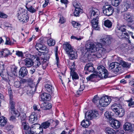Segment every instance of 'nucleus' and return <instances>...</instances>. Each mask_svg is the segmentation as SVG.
Listing matches in <instances>:
<instances>
[{
    "label": "nucleus",
    "instance_id": "nucleus-22",
    "mask_svg": "<svg viewBox=\"0 0 134 134\" xmlns=\"http://www.w3.org/2000/svg\"><path fill=\"white\" fill-rule=\"evenodd\" d=\"M25 65L27 68H30L33 65V62L29 58H26L24 60Z\"/></svg>",
    "mask_w": 134,
    "mask_h": 134
},
{
    "label": "nucleus",
    "instance_id": "nucleus-13",
    "mask_svg": "<svg viewBox=\"0 0 134 134\" xmlns=\"http://www.w3.org/2000/svg\"><path fill=\"white\" fill-rule=\"evenodd\" d=\"M28 74V71L25 67H23L20 68L19 72V78H23L26 76Z\"/></svg>",
    "mask_w": 134,
    "mask_h": 134
},
{
    "label": "nucleus",
    "instance_id": "nucleus-46",
    "mask_svg": "<svg viewBox=\"0 0 134 134\" xmlns=\"http://www.w3.org/2000/svg\"><path fill=\"white\" fill-rule=\"evenodd\" d=\"M133 98H131L130 99L127 101L129 102L128 106L129 107H133L134 106V102L133 101Z\"/></svg>",
    "mask_w": 134,
    "mask_h": 134
},
{
    "label": "nucleus",
    "instance_id": "nucleus-28",
    "mask_svg": "<svg viewBox=\"0 0 134 134\" xmlns=\"http://www.w3.org/2000/svg\"><path fill=\"white\" fill-rule=\"evenodd\" d=\"M45 87L47 91L50 93H53V88L51 85L47 84L45 85Z\"/></svg>",
    "mask_w": 134,
    "mask_h": 134
},
{
    "label": "nucleus",
    "instance_id": "nucleus-48",
    "mask_svg": "<svg viewBox=\"0 0 134 134\" xmlns=\"http://www.w3.org/2000/svg\"><path fill=\"white\" fill-rule=\"evenodd\" d=\"M58 51V48H56V52L55 53V55L56 57V60L57 62L56 63V64L58 66V64L59 63V58L58 56V53H57V52Z\"/></svg>",
    "mask_w": 134,
    "mask_h": 134
},
{
    "label": "nucleus",
    "instance_id": "nucleus-6",
    "mask_svg": "<svg viewBox=\"0 0 134 134\" xmlns=\"http://www.w3.org/2000/svg\"><path fill=\"white\" fill-rule=\"evenodd\" d=\"M53 120H49L47 121L42 123L41 125L39 127L40 130L39 133L38 134H43V129H46L49 127L51 124V123L53 122Z\"/></svg>",
    "mask_w": 134,
    "mask_h": 134
},
{
    "label": "nucleus",
    "instance_id": "nucleus-51",
    "mask_svg": "<svg viewBox=\"0 0 134 134\" xmlns=\"http://www.w3.org/2000/svg\"><path fill=\"white\" fill-rule=\"evenodd\" d=\"M42 45L40 43H37L36 44L35 48L37 50L40 51L41 47H42Z\"/></svg>",
    "mask_w": 134,
    "mask_h": 134
},
{
    "label": "nucleus",
    "instance_id": "nucleus-64",
    "mask_svg": "<svg viewBox=\"0 0 134 134\" xmlns=\"http://www.w3.org/2000/svg\"><path fill=\"white\" fill-rule=\"evenodd\" d=\"M7 15L2 13L0 12V17L2 18H7Z\"/></svg>",
    "mask_w": 134,
    "mask_h": 134
},
{
    "label": "nucleus",
    "instance_id": "nucleus-41",
    "mask_svg": "<svg viewBox=\"0 0 134 134\" xmlns=\"http://www.w3.org/2000/svg\"><path fill=\"white\" fill-rule=\"evenodd\" d=\"M9 111L10 115V114L11 115L15 114V115L18 114V111L16 110L15 108H9Z\"/></svg>",
    "mask_w": 134,
    "mask_h": 134
},
{
    "label": "nucleus",
    "instance_id": "nucleus-4",
    "mask_svg": "<svg viewBox=\"0 0 134 134\" xmlns=\"http://www.w3.org/2000/svg\"><path fill=\"white\" fill-rule=\"evenodd\" d=\"M109 68L115 73L120 71L121 69L120 65L117 62L111 63L109 65Z\"/></svg>",
    "mask_w": 134,
    "mask_h": 134
},
{
    "label": "nucleus",
    "instance_id": "nucleus-50",
    "mask_svg": "<svg viewBox=\"0 0 134 134\" xmlns=\"http://www.w3.org/2000/svg\"><path fill=\"white\" fill-rule=\"evenodd\" d=\"M95 47L96 48V51H98V49H100V48L103 47L102 46V44L100 43H98L95 46Z\"/></svg>",
    "mask_w": 134,
    "mask_h": 134
},
{
    "label": "nucleus",
    "instance_id": "nucleus-23",
    "mask_svg": "<svg viewBox=\"0 0 134 134\" xmlns=\"http://www.w3.org/2000/svg\"><path fill=\"white\" fill-rule=\"evenodd\" d=\"M105 70H107L106 68L103 65H100L98 66L96 73L97 75L98 76L99 75L105 71Z\"/></svg>",
    "mask_w": 134,
    "mask_h": 134
},
{
    "label": "nucleus",
    "instance_id": "nucleus-21",
    "mask_svg": "<svg viewBox=\"0 0 134 134\" xmlns=\"http://www.w3.org/2000/svg\"><path fill=\"white\" fill-rule=\"evenodd\" d=\"M41 97L43 101H48L50 100L51 98L50 95L46 93L42 94L41 96Z\"/></svg>",
    "mask_w": 134,
    "mask_h": 134
},
{
    "label": "nucleus",
    "instance_id": "nucleus-39",
    "mask_svg": "<svg viewBox=\"0 0 134 134\" xmlns=\"http://www.w3.org/2000/svg\"><path fill=\"white\" fill-rule=\"evenodd\" d=\"M104 25L105 26L108 28H110L112 26V23L111 21L107 20L104 21Z\"/></svg>",
    "mask_w": 134,
    "mask_h": 134
},
{
    "label": "nucleus",
    "instance_id": "nucleus-53",
    "mask_svg": "<svg viewBox=\"0 0 134 134\" xmlns=\"http://www.w3.org/2000/svg\"><path fill=\"white\" fill-rule=\"evenodd\" d=\"M15 87L17 88H19L21 86L20 82L19 81H16L14 83Z\"/></svg>",
    "mask_w": 134,
    "mask_h": 134
},
{
    "label": "nucleus",
    "instance_id": "nucleus-7",
    "mask_svg": "<svg viewBox=\"0 0 134 134\" xmlns=\"http://www.w3.org/2000/svg\"><path fill=\"white\" fill-rule=\"evenodd\" d=\"M99 14V11L98 9L95 8L91 9L90 10L89 17L91 19H97Z\"/></svg>",
    "mask_w": 134,
    "mask_h": 134
},
{
    "label": "nucleus",
    "instance_id": "nucleus-63",
    "mask_svg": "<svg viewBox=\"0 0 134 134\" xmlns=\"http://www.w3.org/2000/svg\"><path fill=\"white\" fill-rule=\"evenodd\" d=\"M65 20L64 18L62 16L60 17L59 20V23L61 24H63L65 23Z\"/></svg>",
    "mask_w": 134,
    "mask_h": 134
},
{
    "label": "nucleus",
    "instance_id": "nucleus-34",
    "mask_svg": "<svg viewBox=\"0 0 134 134\" xmlns=\"http://www.w3.org/2000/svg\"><path fill=\"white\" fill-rule=\"evenodd\" d=\"M3 53V57H7L9 55H11L12 53H10V51L7 49H5L3 50L2 51Z\"/></svg>",
    "mask_w": 134,
    "mask_h": 134
},
{
    "label": "nucleus",
    "instance_id": "nucleus-57",
    "mask_svg": "<svg viewBox=\"0 0 134 134\" xmlns=\"http://www.w3.org/2000/svg\"><path fill=\"white\" fill-rule=\"evenodd\" d=\"M16 115H15V116H14V115H11L10 117L9 120L10 121L14 122L16 121Z\"/></svg>",
    "mask_w": 134,
    "mask_h": 134
},
{
    "label": "nucleus",
    "instance_id": "nucleus-30",
    "mask_svg": "<svg viewBox=\"0 0 134 134\" xmlns=\"http://www.w3.org/2000/svg\"><path fill=\"white\" fill-rule=\"evenodd\" d=\"M69 55V57L70 59H73L76 58L77 57V54L76 52H75L73 50L70 52V53H68Z\"/></svg>",
    "mask_w": 134,
    "mask_h": 134
},
{
    "label": "nucleus",
    "instance_id": "nucleus-26",
    "mask_svg": "<svg viewBox=\"0 0 134 134\" xmlns=\"http://www.w3.org/2000/svg\"><path fill=\"white\" fill-rule=\"evenodd\" d=\"M124 11H127L129 8L133 9L134 8V5L132 4L128 3H125L124 5L122 7Z\"/></svg>",
    "mask_w": 134,
    "mask_h": 134
},
{
    "label": "nucleus",
    "instance_id": "nucleus-17",
    "mask_svg": "<svg viewBox=\"0 0 134 134\" xmlns=\"http://www.w3.org/2000/svg\"><path fill=\"white\" fill-rule=\"evenodd\" d=\"M63 47L66 53H70V52L73 50V49L71 45L68 42H66L63 45Z\"/></svg>",
    "mask_w": 134,
    "mask_h": 134
},
{
    "label": "nucleus",
    "instance_id": "nucleus-49",
    "mask_svg": "<svg viewBox=\"0 0 134 134\" xmlns=\"http://www.w3.org/2000/svg\"><path fill=\"white\" fill-rule=\"evenodd\" d=\"M20 116V118L22 122H26L25 120L26 118V115L25 114H23V115L21 114L18 115V116Z\"/></svg>",
    "mask_w": 134,
    "mask_h": 134
},
{
    "label": "nucleus",
    "instance_id": "nucleus-18",
    "mask_svg": "<svg viewBox=\"0 0 134 134\" xmlns=\"http://www.w3.org/2000/svg\"><path fill=\"white\" fill-rule=\"evenodd\" d=\"M93 55V56H95L94 54L88 55L87 57L86 56L81 57L80 58V60L81 62H86L88 61H92L93 60V58H92V56Z\"/></svg>",
    "mask_w": 134,
    "mask_h": 134
},
{
    "label": "nucleus",
    "instance_id": "nucleus-62",
    "mask_svg": "<svg viewBox=\"0 0 134 134\" xmlns=\"http://www.w3.org/2000/svg\"><path fill=\"white\" fill-rule=\"evenodd\" d=\"M12 92L11 89L10 90L9 89L8 90V93L9 96V99H13V96L12 94Z\"/></svg>",
    "mask_w": 134,
    "mask_h": 134
},
{
    "label": "nucleus",
    "instance_id": "nucleus-10",
    "mask_svg": "<svg viewBox=\"0 0 134 134\" xmlns=\"http://www.w3.org/2000/svg\"><path fill=\"white\" fill-rule=\"evenodd\" d=\"M124 26H121L118 28L116 30V34L119 38H121L124 36L123 32L126 31V29L123 27Z\"/></svg>",
    "mask_w": 134,
    "mask_h": 134
},
{
    "label": "nucleus",
    "instance_id": "nucleus-35",
    "mask_svg": "<svg viewBox=\"0 0 134 134\" xmlns=\"http://www.w3.org/2000/svg\"><path fill=\"white\" fill-rule=\"evenodd\" d=\"M121 64L122 66L124 68H129L130 67V63H128L124 61H122L121 62Z\"/></svg>",
    "mask_w": 134,
    "mask_h": 134
},
{
    "label": "nucleus",
    "instance_id": "nucleus-43",
    "mask_svg": "<svg viewBox=\"0 0 134 134\" xmlns=\"http://www.w3.org/2000/svg\"><path fill=\"white\" fill-rule=\"evenodd\" d=\"M85 88V86L84 85H80V87L78 91H77L76 92V94L77 95H79L80 94L81 92Z\"/></svg>",
    "mask_w": 134,
    "mask_h": 134
},
{
    "label": "nucleus",
    "instance_id": "nucleus-5",
    "mask_svg": "<svg viewBox=\"0 0 134 134\" xmlns=\"http://www.w3.org/2000/svg\"><path fill=\"white\" fill-rule=\"evenodd\" d=\"M113 8L110 5H106L103 8V12L104 14L107 16H109L112 15L113 12Z\"/></svg>",
    "mask_w": 134,
    "mask_h": 134
},
{
    "label": "nucleus",
    "instance_id": "nucleus-8",
    "mask_svg": "<svg viewBox=\"0 0 134 134\" xmlns=\"http://www.w3.org/2000/svg\"><path fill=\"white\" fill-rule=\"evenodd\" d=\"M123 18L129 24H133L134 23L133 18L129 13H125L123 14Z\"/></svg>",
    "mask_w": 134,
    "mask_h": 134
},
{
    "label": "nucleus",
    "instance_id": "nucleus-25",
    "mask_svg": "<svg viewBox=\"0 0 134 134\" xmlns=\"http://www.w3.org/2000/svg\"><path fill=\"white\" fill-rule=\"evenodd\" d=\"M124 130L129 132H131L132 127L131 124L129 123L126 122L123 125Z\"/></svg>",
    "mask_w": 134,
    "mask_h": 134
},
{
    "label": "nucleus",
    "instance_id": "nucleus-14",
    "mask_svg": "<svg viewBox=\"0 0 134 134\" xmlns=\"http://www.w3.org/2000/svg\"><path fill=\"white\" fill-rule=\"evenodd\" d=\"M85 47L87 51H91V52H93L96 51L95 46L92 43L90 42L87 43Z\"/></svg>",
    "mask_w": 134,
    "mask_h": 134
},
{
    "label": "nucleus",
    "instance_id": "nucleus-56",
    "mask_svg": "<svg viewBox=\"0 0 134 134\" xmlns=\"http://www.w3.org/2000/svg\"><path fill=\"white\" fill-rule=\"evenodd\" d=\"M73 4L74 7L75 8H79L80 5L76 1H74L73 3Z\"/></svg>",
    "mask_w": 134,
    "mask_h": 134
},
{
    "label": "nucleus",
    "instance_id": "nucleus-60",
    "mask_svg": "<svg viewBox=\"0 0 134 134\" xmlns=\"http://www.w3.org/2000/svg\"><path fill=\"white\" fill-rule=\"evenodd\" d=\"M16 54L19 57H22L23 56L22 52L19 51H16Z\"/></svg>",
    "mask_w": 134,
    "mask_h": 134
},
{
    "label": "nucleus",
    "instance_id": "nucleus-15",
    "mask_svg": "<svg viewBox=\"0 0 134 134\" xmlns=\"http://www.w3.org/2000/svg\"><path fill=\"white\" fill-rule=\"evenodd\" d=\"M38 115L37 113L35 112L32 113L29 116V120L31 124L37 122Z\"/></svg>",
    "mask_w": 134,
    "mask_h": 134
},
{
    "label": "nucleus",
    "instance_id": "nucleus-59",
    "mask_svg": "<svg viewBox=\"0 0 134 134\" xmlns=\"http://www.w3.org/2000/svg\"><path fill=\"white\" fill-rule=\"evenodd\" d=\"M5 44L9 45H10L13 44V43H12L9 41V39L8 38H6V41Z\"/></svg>",
    "mask_w": 134,
    "mask_h": 134
},
{
    "label": "nucleus",
    "instance_id": "nucleus-40",
    "mask_svg": "<svg viewBox=\"0 0 134 134\" xmlns=\"http://www.w3.org/2000/svg\"><path fill=\"white\" fill-rule=\"evenodd\" d=\"M15 103L13 101V99H9V108H15Z\"/></svg>",
    "mask_w": 134,
    "mask_h": 134
},
{
    "label": "nucleus",
    "instance_id": "nucleus-37",
    "mask_svg": "<svg viewBox=\"0 0 134 134\" xmlns=\"http://www.w3.org/2000/svg\"><path fill=\"white\" fill-rule=\"evenodd\" d=\"M82 10L80 8H75L74 12V14L75 16H79V14L82 13Z\"/></svg>",
    "mask_w": 134,
    "mask_h": 134
},
{
    "label": "nucleus",
    "instance_id": "nucleus-58",
    "mask_svg": "<svg viewBox=\"0 0 134 134\" xmlns=\"http://www.w3.org/2000/svg\"><path fill=\"white\" fill-rule=\"evenodd\" d=\"M28 11L31 13H34L35 12V10L31 6L29 8L26 7Z\"/></svg>",
    "mask_w": 134,
    "mask_h": 134
},
{
    "label": "nucleus",
    "instance_id": "nucleus-61",
    "mask_svg": "<svg viewBox=\"0 0 134 134\" xmlns=\"http://www.w3.org/2000/svg\"><path fill=\"white\" fill-rule=\"evenodd\" d=\"M33 109L34 110H37L38 111L40 112L41 111V110L40 109H39V107L38 105H37L36 104H34L33 105Z\"/></svg>",
    "mask_w": 134,
    "mask_h": 134
},
{
    "label": "nucleus",
    "instance_id": "nucleus-33",
    "mask_svg": "<svg viewBox=\"0 0 134 134\" xmlns=\"http://www.w3.org/2000/svg\"><path fill=\"white\" fill-rule=\"evenodd\" d=\"M104 115L107 119L110 120L112 119V116H113V114L112 112L109 111H107L105 113Z\"/></svg>",
    "mask_w": 134,
    "mask_h": 134
},
{
    "label": "nucleus",
    "instance_id": "nucleus-11",
    "mask_svg": "<svg viewBox=\"0 0 134 134\" xmlns=\"http://www.w3.org/2000/svg\"><path fill=\"white\" fill-rule=\"evenodd\" d=\"M75 63H73L70 68L71 70L70 75L73 79H79V76L74 71L75 69Z\"/></svg>",
    "mask_w": 134,
    "mask_h": 134
},
{
    "label": "nucleus",
    "instance_id": "nucleus-38",
    "mask_svg": "<svg viewBox=\"0 0 134 134\" xmlns=\"http://www.w3.org/2000/svg\"><path fill=\"white\" fill-rule=\"evenodd\" d=\"M105 132L107 134H115V131L112 129L107 127L105 129Z\"/></svg>",
    "mask_w": 134,
    "mask_h": 134
},
{
    "label": "nucleus",
    "instance_id": "nucleus-55",
    "mask_svg": "<svg viewBox=\"0 0 134 134\" xmlns=\"http://www.w3.org/2000/svg\"><path fill=\"white\" fill-rule=\"evenodd\" d=\"M47 51L46 47L44 45H42V47H41L40 51H38L39 52L41 53L42 51Z\"/></svg>",
    "mask_w": 134,
    "mask_h": 134
},
{
    "label": "nucleus",
    "instance_id": "nucleus-29",
    "mask_svg": "<svg viewBox=\"0 0 134 134\" xmlns=\"http://www.w3.org/2000/svg\"><path fill=\"white\" fill-rule=\"evenodd\" d=\"M108 75L109 73L107 70H105V71L102 73L101 72V73L98 75V76L102 79H105L108 77Z\"/></svg>",
    "mask_w": 134,
    "mask_h": 134
},
{
    "label": "nucleus",
    "instance_id": "nucleus-27",
    "mask_svg": "<svg viewBox=\"0 0 134 134\" xmlns=\"http://www.w3.org/2000/svg\"><path fill=\"white\" fill-rule=\"evenodd\" d=\"M40 59L38 57H37L36 60L33 62V67L36 68L38 67L41 65Z\"/></svg>",
    "mask_w": 134,
    "mask_h": 134
},
{
    "label": "nucleus",
    "instance_id": "nucleus-31",
    "mask_svg": "<svg viewBox=\"0 0 134 134\" xmlns=\"http://www.w3.org/2000/svg\"><path fill=\"white\" fill-rule=\"evenodd\" d=\"M87 118V119L85 120H83L81 123V125L83 127H87L90 125V122L89 119Z\"/></svg>",
    "mask_w": 134,
    "mask_h": 134
},
{
    "label": "nucleus",
    "instance_id": "nucleus-54",
    "mask_svg": "<svg viewBox=\"0 0 134 134\" xmlns=\"http://www.w3.org/2000/svg\"><path fill=\"white\" fill-rule=\"evenodd\" d=\"M105 45H109L111 43V41L109 38L107 37L105 38Z\"/></svg>",
    "mask_w": 134,
    "mask_h": 134
},
{
    "label": "nucleus",
    "instance_id": "nucleus-52",
    "mask_svg": "<svg viewBox=\"0 0 134 134\" xmlns=\"http://www.w3.org/2000/svg\"><path fill=\"white\" fill-rule=\"evenodd\" d=\"M120 2L118 0H114V1H113V0L112 1V4L115 7H117L119 5Z\"/></svg>",
    "mask_w": 134,
    "mask_h": 134
},
{
    "label": "nucleus",
    "instance_id": "nucleus-9",
    "mask_svg": "<svg viewBox=\"0 0 134 134\" xmlns=\"http://www.w3.org/2000/svg\"><path fill=\"white\" fill-rule=\"evenodd\" d=\"M109 51V49L108 48L104 47L101 48L100 49H98L96 56L98 58H100L103 56L104 54L108 52Z\"/></svg>",
    "mask_w": 134,
    "mask_h": 134
},
{
    "label": "nucleus",
    "instance_id": "nucleus-3",
    "mask_svg": "<svg viewBox=\"0 0 134 134\" xmlns=\"http://www.w3.org/2000/svg\"><path fill=\"white\" fill-rule=\"evenodd\" d=\"M111 101L110 97L107 96L102 97L99 101V103L101 107H105L108 106Z\"/></svg>",
    "mask_w": 134,
    "mask_h": 134
},
{
    "label": "nucleus",
    "instance_id": "nucleus-2",
    "mask_svg": "<svg viewBox=\"0 0 134 134\" xmlns=\"http://www.w3.org/2000/svg\"><path fill=\"white\" fill-rule=\"evenodd\" d=\"M99 116V115L98 112L96 110H90L85 114V117H87V118L90 120H91L93 118H98Z\"/></svg>",
    "mask_w": 134,
    "mask_h": 134
},
{
    "label": "nucleus",
    "instance_id": "nucleus-45",
    "mask_svg": "<svg viewBox=\"0 0 134 134\" xmlns=\"http://www.w3.org/2000/svg\"><path fill=\"white\" fill-rule=\"evenodd\" d=\"M72 24L74 27L77 28L80 27L81 26V25L80 23L74 21H73L72 22Z\"/></svg>",
    "mask_w": 134,
    "mask_h": 134
},
{
    "label": "nucleus",
    "instance_id": "nucleus-12",
    "mask_svg": "<svg viewBox=\"0 0 134 134\" xmlns=\"http://www.w3.org/2000/svg\"><path fill=\"white\" fill-rule=\"evenodd\" d=\"M22 127L26 134H34V132L30 130V126L26 122H22Z\"/></svg>",
    "mask_w": 134,
    "mask_h": 134
},
{
    "label": "nucleus",
    "instance_id": "nucleus-16",
    "mask_svg": "<svg viewBox=\"0 0 134 134\" xmlns=\"http://www.w3.org/2000/svg\"><path fill=\"white\" fill-rule=\"evenodd\" d=\"M93 65L91 63L87 64L84 68L85 70H87L89 72L96 73L95 69L93 68Z\"/></svg>",
    "mask_w": 134,
    "mask_h": 134
},
{
    "label": "nucleus",
    "instance_id": "nucleus-47",
    "mask_svg": "<svg viewBox=\"0 0 134 134\" xmlns=\"http://www.w3.org/2000/svg\"><path fill=\"white\" fill-rule=\"evenodd\" d=\"M29 86L31 88H32V89L31 90V91H32L31 92H33V90H35V84L33 83L32 82H28Z\"/></svg>",
    "mask_w": 134,
    "mask_h": 134
},
{
    "label": "nucleus",
    "instance_id": "nucleus-24",
    "mask_svg": "<svg viewBox=\"0 0 134 134\" xmlns=\"http://www.w3.org/2000/svg\"><path fill=\"white\" fill-rule=\"evenodd\" d=\"M121 125L120 122L116 120H114L112 121L111 124V126L114 129H116L119 128Z\"/></svg>",
    "mask_w": 134,
    "mask_h": 134
},
{
    "label": "nucleus",
    "instance_id": "nucleus-1",
    "mask_svg": "<svg viewBox=\"0 0 134 134\" xmlns=\"http://www.w3.org/2000/svg\"><path fill=\"white\" fill-rule=\"evenodd\" d=\"M18 16L19 20L23 23H26L29 20V17L27 13L23 9H21L18 12Z\"/></svg>",
    "mask_w": 134,
    "mask_h": 134
},
{
    "label": "nucleus",
    "instance_id": "nucleus-19",
    "mask_svg": "<svg viewBox=\"0 0 134 134\" xmlns=\"http://www.w3.org/2000/svg\"><path fill=\"white\" fill-rule=\"evenodd\" d=\"M91 21V24L92 26L93 29H94L96 30H98L99 29V27L98 25V19H92Z\"/></svg>",
    "mask_w": 134,
    "mask_h": 134
},
{
    "label": "nucleus",
    "instance_id": "nucleus-36",
    "mask_svg": "<svg viewBox=\"0 0 134 134\" xmlns=\"http://www.w3.org/2000/svg\"><path fill=\"white\" fill-rule=\"evenodd\" d=\"M7 122L5 118L3 116L0 117V125L1 126H4L5 125Z\"/></svg>",
    "mask_w": 134,
    "mask_h": 134
},
{
    "label": "nucleus",
    "instance_id": "nucleus-20",
    "mask_svg": "<svg viewBox=\"0 0 134 134\" xmlns=\"http://www.w3.org/2000/svg\"><path fill=\"white\" fill-rule=\"evenodd\" d=\"M121 107H122L121 105L120 104L117 103L113 104L111 107V110L115 113L118 111L120 108Z\"/></svg>",
    "mask_w": 134,
    "mask_h": 134
},
{
    "label": "nucleus",
    "instance_id": "nucleus-32",
    "mask_svg": "<svg viewBox=\"0 0 134 134\" xmlns=\"http://www.w3.org/2000/svg\"><path fill=\"white\" fill-rule=\"evenodd\" d=\"M116 113L120 117L122 116L125 113V110L121 107L120 108L118 111L116 112Z\"/></svg>",
    "mask_w": 134,
    "mask_h": 134
},
{
    "label": "nucleus",
    "instance_id": "nucleus-42",
    "mask_svg": "<svg viewBox=\"0 0 134 134\" xmlns=\"http://www.w3.org/2000/svg\"><path fill=\"white\" fill-rule=\"evenodd\" d=\"M47 43L49 46H52L55 44V41L52 38H50L47 40Z\"/></svg>",
    "mask_w": 134,
    "mask_h": 134
},
{
    "label": "nucleus",
    "instance_id": "nucleus-44",
    "mask_svg": "<svg viewBox=\"0 0 134 134\" xmlns=\"http://www.w3.org/2000/svg\"><path fill=\"white\" fill-rule=\"evenodd\" d=\"M96 76H97V75H96L94 74H92L87 77L86 79L87 81H90L93 78H95Z\"/></svg>",
    "mask_w": 134,
    "mask_h": 134
}]
</instances>
